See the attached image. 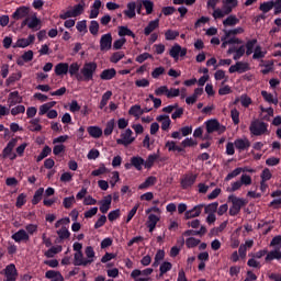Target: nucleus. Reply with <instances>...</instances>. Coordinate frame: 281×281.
Returning a JSON list of instances; mask_svg holds the SVG:
<instances>
[{"label":"nucleus","mask_w":281,"mask_h":281,"mask_svg":"<svg viewBox=\"0 0 281 281\" xmlns=\"http://www.w3.org/2000/svg\"><path fill=\"white\" fill-rule=\"evenodd\" d=\"M228 202L232 203V206L229 207L228 214L229 216H237L241 210L246 205V201L243 198H238L234 194L228 195Z\"/></svg>","instance_id":"nucleus-1"},{"label":"nucleus","mask_w":281,"mask_h":281,"mask_svg":"<svg viewBox=\"0 0 281 281\" xmlns=\"http://www.w3.org/2000/svg\"><path fill=\"white\" fill-rule=\"evenodd\" d=\"M98 70V64L94 61H89L83 65L80 72L82 75V81L89 82L94 78V74Z\"/></svg>","instance_id":"nucleus-2"},{"label":"nucleus","mask_w":281,"mask_h":281,"mask_svg":"<svg viewBox=\"0 0 281 281\" xmlns=\"http://www.w3.org/2000/svg\"><path fill=\"white\" fill-rule=\"evenodd\" d=\"M249 132L254 136H262L263 134H266L268 132V123H265L259 120H254L250 123Z\"/></svg>","instance_id":"nucleus-3"},{"label":"nucleus","mask_w":281,"mask_h":281,"mask_svg":"<svg viewBox=\"0 0 281 281\" xmlns=\"http://www.w3.org/2000/svg\"><path fill=\"white\" fill-rule=\"evenodd\" d=\"M133 134L134 132L132 128H126L125 132L121 133V138L116 139V144L124 147L131 146L136 140V137H133Z\"/></svg>","instance_id":"nucleus-4"},{"label":"nucleus","mask_w":281,"mask_h":281,"mask_svg":"<svg viewBox=\"0 0 281 281\" xmlns=\"http://www.w3.org/2000/svg\"><path fill=\"white\" fill-rule=\"evenodd\" d=\"M94 262V259H86L83 251H76L74 254V266L76 267H87Z\"/></svg>","instance_id":"nucleus-5"},{"label":"nucleus","mask_w":281,"mask_h":281,"mask_svg":"<svg viewBox=\"0 0 281 281\" xmlns=\"http://www.w3.org/2000/svg\"><path fill=\"white\" fill-rule=\"evenodd\" d=\"M4 281H16L19 272L14 263H9L4 268Z\"/></svg>","instance_id":"nucleus-6"},{"label":"nucleus","mask_w":281,"mask_h":281,"mask_svg":"<svg viewBox=\"0 0 281 281\" xmlns=\"http://www.w3.org/2000/svg\"><path fill=\"white\" fill-rule=\"evenodd\" d=\"M113 36L112 33L103 34L100 38V50L109 52L112 49Z\"/></svg>","instance_id":"nucleus-7"},{"label":"nucleus","mask_w":281,"mask_h":281,"mask_svg":"<svg viewBox=\"0 0 281 281\" xmlns=\"http://www.w3.org/2000/svg\"><path fill=\"white\" fill-rule=\"evenodd\" d=\"M250 70V67H249V64L248 63H244V61H237L235 65H232L229 68H228V72L231 75L237 72L239 75H243L247 71Z\"/></svg>","instance_id":"nucleus-8"},{"label":"nucleus","mask_w":281,"mask_h":281,"mask_svg":"<svg viewBox=\"0 0 281 281\" xmlns=\"http://www.w3.org/2000/svg\"><path fill=\"white\" fill-rule=\"evenodd\" d=\"M7 103H8L9 109H11V108H13L18 104H22L23 103V97L20 95V92L18 90L12 91L8 95Z\"/></svg>","instance_id":"nucleus-9"},{"label":"nucleus","mask_w":281,"mask_h":281,"mask_svg":"<svg viewBox=\"0 0 281 281\" xmlns=\"http://www.w3.org/2000/svg\"><path fill=\"white\" fill-rule=\"evenodd\" d=\"M30 15V8L29 7H25V5H22V7H19L13 13H12V19L14 21H20V20H23V19H26L29 18Z\"/></svg>","instance_id":"nucleus-10"},{"label":"nucleus","mask_w":281,"mask_h":281,"mask_svg":"<svg viewBox=\"0 0 281 281\" xmlns=\"http://www.w3.org/2000/svg\"><path fill=\"white\" fill-rule=\"evenodd\" d=\"M112 200H113L112 194H108L101 201H99V204H100L99 210L102 214H106L111 210Z\"/></svg>","instance_id":"nucleus-11"},{"label":"nucleus","mask_w":281,"mask_h":281,"mask_svg":"<svg viewBox=\"0 0 281 281\" xmlns=\"http://www.w3.org/2000/svg\"><path fill=\"white\" fill-rule=\"evenodd\" d=\"M203 207H205V204H198L193 209L186 211L184 218L191 220L194 217H199L201 215V212L203 211Z\"/></svg>","instance_id":"nucleus-12"},{"label":"nucleus","mask_w":281,"mask_h":281,"mask_svg":"<svg viewBox=\"0 0 281 281\" xmlns=\"http://www.w3.org/2000/svg\"><path fill=\"white\" fill-rule=\"evenodd\" d=\"M195 182H196V175H186L181 179L180 184L183 190H188L192 188V186H194Z\"/></svg>","instance_id":"nucleus-13"},{"label":"nucleus","mask_w":281,"mask_h":281,"mask_svg":"<svg viewBox=\"0 0 281 281\" xmlns=\"http://www.w3.org/2000/svg\"><path fill=\"white\" fill-rule=\"evenodd\" d=\"M11 238L15 243L29 241L30 235L24 228H21L18 232H15L14 234H12Z\"/></svg>","instance_id":"nucleus-14"},{"label":"nucleus","mask_w":281,"mask_h":281,"mask_svg":"<svg viewBox=\"0 0 281 281\" xmlns=\"http://www.w3.org/2000/svg\"><path fill=\"white\" fill-rule=\"evenodd\" d=\"M156 121L161 123V130L164 132H168L170 130V125L172 121L170 120V115L168 114H160L156 117Z\"/></svg>","instance_id":"nucleus-15"},{"label":"nucleus","mask_w":281,"mask_h":281,"mask_svg":"<svg viewBox=\"0 0 281 281\" xmlns=\"http://www.w3.org/2000/svg\"><path fill=\"white\" fill-rule=\"evenodd\" d=\"M16 145H18V138H11L2 150V157L4 159L9 158L12 155L13 149L15 148Z\"/></svg>","instance_id":"nucleus-16"},{"label":"nucleus","mask_w":281,"mask_h":281,"mask_svg":"<svg viewBox=\"0 0 281 281\" xmlns=\"http://www.w3.org/2000/svg\"><path fill=\"white\" fill-rule=\"evenodd\" d=\"M34 59V52L33 50H27L22 54L21 57L16 59V65L20 67H23L25 63H31Z\"/></svg>","instance_id":"nucleus-17"},{"label":"nucleus","mask_w":281,"mask_h":281,"mask_svg":"<svg viewBox=\"0 0 281 281\" xmlns=\"http://www.w3.org/2000/svg\"><path fill=\"white\" fill-rule=\"evenodd\" d=\"M80 65L78 63H72L68 66V72L70 77H76L77 81H83V77L79 74Z\"/></svg>","instance_id":"nucleus-18"},{"label":"nucleus","mask_w":281,"mask_h":281,"mask_svg":"<svg viewBox=\"0 0 281 281\" xmlns=\"http://www.w3.org/2000/svg\"><path fill=\"white\" fill-rule=\"evenodd\" d=\"M87 132H88L89 136L94 139H99L103 136V130L97 125L88 126Z\"/></svg>","instance_id":"nucleus-19"},{"label":"nucleus","mask_w":281,"mask_h":281,"mask_svg":"<svg viewBox=\"0 0 281 281\" xmlns=\"http://www.w3.org/2000/svg\"><path fill=\"white\" fill-rule=\"evenodd\" d=\"M102 8V1L101 0H95L93 4L91 5L89 19L94 20L98 19L100 15V9Z\"/></svg>","instance_id":"nucleus-20"},{"label":"nucleus","mask_w":281,"mask_h":281,"mask_svg":"<svg viewBox=\"0 0 281 281\" xmlns=\"http://www.w3.org/2000/svg\"><path fill=\"white\" fill-rule=\"evenodd\" d=\"M117 75V71L115 68L104 69L100 74V79L103 81H111L113 80Z\"/></svg>","instance_id":"nucleus-21"},{"label":"nucleus","mask_w":281,"mask_h":281,"mask_svg":"<svg viewBox=\"0 0 281 281\" xmlns=\"http://www.w3.org/2000/svg\"><path fill=\"white\" fill-rule=\"evenodd\" d=\"M45 278L50 281H65L63 273L56 270H47L45 272Z\"/></svg>","instance_id":"nucleus-22"},{"label":"nucleus","mask_w":281,"mask_h":281,"mask_svg":"<svg viewBox=\"0 0 281 281\" xmlns=\"http://www.w3.org/2000/svg\"><path fill=\"white\" fill-rule=\"evenodd\" d=\"M27 29L32 32H38L42 29V21L36 15L29 20Z\"/></svg>","instance_id":"nucleus-23"},{"label":"nucleus","mask_w":281,"mask_h":281,"mask_svg":"<svg viewBox=\"0 0 281 281\" xmlns=\"http://www.w3.org/2000/svg\"><path fill=\"white\" fill-rule=\"evenodd\" d=\"M154 273V268H146L144 270H140V269H134L132 272H131V278L132 279H136V278H139L140 276H144V277H149Z\"/></svg>","instance_id":"nucleus-24"},{"label":"nucleus","mask_w":281,"mask_h":281,"mask_svg":"<svg viewBox=\"0 0 281 281\" xmlns=\"http://www.w3.org/2000/svg\"><path fill=\"white\" fill-rule=\"evenodd\" d=\"M54 71L57 77L66 76L69 72V64L68 63H59L55 66Z\"/></svg>","instance_id":"nucleus-25"},{"label":"nucleus","mask_w":281,"mask_h":281,"mask_svg":"<svg viewBox=\"0 0 281 281\" xmlns=\"http://www.w3.org/2000/svg\"><path fill=\"white\" fill-rule=\"evenodd\" d=\"M234 146L237 150L244 151L250 147V142L248 140V138H237L234 142Z\"/></svg>","instance_id":"nucleus-26"},{"label":"nucleus","mask_w":281,"mask_h":281,"mask_svg":"<svg viewBox=\"0 0 281 281\" xmlns=\"http://www.w3.org/2000/svg\"><path fill=\"white\" fill-rule=\"evenodd\" d=\"M157 29H159V19L150 21L144 29V35L150 36Z\"/></svg>","instance_id":"nucleus-27"},{"label":"nucleus","mask_w":281,"mask_h":281,"mask_svg":"<svg viewBox=\"0 0 281 281\" xmlns=\"http://www.w3.org/2000/svg\"><path fill=\"white\" fill-rule=\"evenodd\" d=\"M131 162L137 171H142L145 167V159L142 156L131 157Z\"/></svg>","instance_id":"nucleus-28"},{"label":"nucleus","mask_w":281,"mask_h":281,"mask_svg":"<svg viewBox=\"0 0 281 281\" xmlns=\"http://www.w3.org/2000/svg\"><path fill=\"white\" fill-rule=\"evenodd\" d=\"M218 130H221V123L218 122V120H209L206 122V131L209 134L218 132Z\"/></svg>","instance_id":"nucleus-29"},{"label":"nucleus","mask_w":281,"mask_h":281,"mask_svg":"<svg viewBox=\"0 0 281 281\" xmlns=\"http://www.w3.org/2000/svg\"><path fill=\"white\" fill-rule=\"evenodd\" d=\"M157 183V177L149 176L146 180L138 186V190H146Z\"/></svg>","instance_id":"nucleus-30"},{"label":"nucleus","mask_w":281,"mask_h":281,"mask_svg":"<svg viewBox=\"0 0 281 281\" xmlns=\"http://www.w3.org/2000/svg\"><path fill=\"white\" fill-rule=\"evenodd\" d=\"M85 8H86L85 1H81V3L74 5V9L70 10L72 18H79L80 15H82L85 12Z\"/></svg>","instance_id":"nucleus-31"},{"label":"nucleus","mask_w":281,"mask_h":281,"mask_svg":"<svg viewBox=\"0 0 281 281\" xmlns=\"http://www.w3.org/2000/svg\"><path fill=\"white\" fill-rule=\"evenodd\" d=\"M136 9H137L136 2H128L127 3V10L124 11V14L128 19H135L136 18Z\"/></svg>","instance_id":"nucleus-32"},{"label":"nucleus","mask_w":281,"mask_h":281,"mask_svg":"<svg viewBox=\"0 0 281 281\" xmlns=\"http://www.w3.org/2000/svg\"><path fill=\"white\" fill-rule=\"evenodd\" d=\"M113 97V92L111 90L105 91L102 94L100 104H99V109L100 110H104V108L109 104V101L111 100V98Z\"/></svg>","instance_id":"nucleus-33"},{"label":"nucleus","mask_w":281,"mask_h":281,"mask_svg":"<svg viewBox=\"0 0 281 281\" xmlns=\"http://www.w3.org/2000/svg\"><path fill=\"white\" fill-rule=\"evenodd\" d=\"M45 193V189L43 187L38 188L35 192H34V195H33V199H32V205H37L41 203V201L43 200V195Z\"/></svg>","instance_id":"nucleus-34"},{"label":"nucleus","mask_w":281,"mask_h":281,"mask_svg":"<svg viewBox=\"0 0 281 281\" xmlns=\"http://www.w3.org/2000/svg\"><path fill=\"white\" fill-rule=\"evenodd\" d=\"M159 159V155L157 154H150L148 155L147 159L144 160V167L145 169H151L155 165V162Z\"/></svg>","instance_id":"nucleus-35"},{"label":"nucleus","mask_w":281,"mask_h":281,"mask_svg":"<svg viewBox=\"0 0 281 281\" xmlns=\"http://www.w3.org/2000/svg\"><path fill=\"white\" fill-rule=\"evenodd\" d=\"M53 153V149L50 146L45 145L40 153V155L36 157V162L43 161L45 158H47Z\"/></svg>","instance_id":"nucleus-36"},{"label":"nucleus","mask_w":281,"mask_h":281,"mask_svg":"<svg viewBox=\"0 0 281 281\" xmlns=\"http://www.w3.org/2000/svg\"><path fill=\"white\" fill-rule=\"evenodd\" d=\"M63 251V246H52L49 249L45 251V257L46 258H54L55 255L60 254Z\"/></svg>","instance_id":"nucleus-37"},{"label":"nucleus","mask_w":281,"mask_h":281,"mask_svg":"<svg viewBox=\"0 0 281 281\" xmlns=\"http://www.w3.org/2000/svg\"><path fill=\"white\" fill-rule=\"evenodd\" d=\"M119 36L120 37L128 36V37H132V38H136V34L131 29H128L127 26H120L119 27Z\"/></svg>","instance_id":"nucleus-38"},{"label":"nucleus","mask_w":281,"mask_h":281,"mask_svg":"<svg viewBox=\"0 0 281 281\" xmlns=\"http://www.w3.org/2000/svg\"><path fill=\"white\" fill-rule=\"evenodd\" d=\"M41 123V119L35 117L33 120L30 121V126L29 130L31 132H41L43 130V126L40 124Z\"/></svg>","instance_id":"nucleus-39"},{"label":"nucleus","mask_w":281,"mask_h":281,"mask_svg":"<svg viewBox=\"0 0 281 281\" xmlns=\"http://www.w3.org/2000/svg\"><path fill=\"white\" fill-rule=\"evenodd\" d=\"M239 23V19H237L235 15H228L224 21L223 25L225 27L229 26L233 27Z\"/></svg>","instance_id":"nucleus-40"},{"label":"nucleus","mask_w":281,"mask_h":281,"mask_svg":"<svg viewBox=\"0 0 281 281\" xmlns=\"http://www.w3.org/2000/svg\"><path fill=\"white\" fill-rule=\"evenodd\" d=\"M280 260L281 259V251L278 249L271 250L266 256V262L272 261V260Z\"/></svg>","instance_id":"nucleus-41"},{"label":"nucleus","mask_w":281,"mask_h":281,"mask_svg":"<svg viewBox=\"0 0 281 281\" xmlns=\"http://www.w3.org/2000/svg\"><path fill=\"white\" fill-rule=\"evenodd\" d=\"M114 128H115V120L112 119L105 125V128L103 131L104 136H111L114 132Z\"/></svg>","instance_id":"nucleus-42"},{"label":"nucleus","mask_w":281,"mask_h":281,"mask_svg":"<svg viewBox=\"0 0 281 281\" xmlns=\"http://www.w3.org/2000/svg\"><path fill=\"white\" fill-rule=\"evenodd\" d=\"M27 203V194L26 193H20L16 196L15 206L18 209H22Z\"/></svg>","instance_id":"nucleus-43"},{"label":"nucleus","mask_w":281,"mask_h":281,"mask_svg":"<svg viewBox=\"0 0 281 281\" xmlns=\"http://www.w3.org/2000/svg\"><path fill=\"white\" fill-rule=\"evenodd\" d=\"M181 53V45L175 44L169 52V56L175 60L179 59V54Z\"/></svg>","instance_id":"nucleus-44"},{"label":"nucleus","mask_w":281,"mask_h":281,"mask_svg":"<svg viewBox=\"0 0 281 281\" xmlns=\"http://www.w3.org/2000/svg\"><path fill=\"white\" fill-rule=\"evenodd\" d=\"M245 31L243 27L238 26L236 29H233V30H225L224 33H225V38H229L231 36H236V35H240L243 34Z\"/></svg>","instance_id":"nucleus-45"},{"label":"nucleus","mask_w":281,"mask_h":281,"mask_svg":"<svg viewBox=\"0 0 281 281\" xmlns=\"http://www.w3.org/2000/svg\"><path fill=\"white\" fill-rule=\"evenodd\" d=\"M89 32L91 35L98 36L100 32V23L95 20L91 21L89 25Z\"/></svg>","instance_id":"nucleus-46"},{"label":"nucleus","mask_w":281,"mask_h":281,"mask_svg":"<svg viewBox=\"0 0 281 281\" xmlns=\"http://www.w3.org/2000/svg\"><path fill=\"white\" fill-rule=\"evenodd\" d=\"M143 7L146 10L147 15H151L154 13L155 3L151 0H143Z\"/></svg>","instance_id":"nucleus-47"},{"label":"nucleus","mask_w":281,"mask_h":281,"mask_svg":"<svg viewBox=\"0 0 281 281\" xmlns=\"http://www.w3.org/2000/svg\"><path fill=\"white\" fill-rule=\"evenodd\" d=\"M273 0L263 2L260 4L259 11H261L263 14H267L273 9Z\"/></svg>","instance_id":"nucleus-48"},{"label":"nucleus","mask_w":281,"mask_h":281,"mask_svg":"<svg viewBox=\"0 0 281 281\" xmlns=\"http://www.w3.org/2000/svg\"><path fill=\"white\" fill-rule=\"evenodd\" d=\"M57 235L59 239L65 240L70 238L71 233L66 226H63L60 229L57 231Z\"/></svg>","instance_id":"nucleus-49"},{"label":"nucleus","mask_w":281,"mask_h":281,"mask_svg":"<svg viewBox=\"0 0 281 281\" xmlns=\"http://www.w3.org/2000/svg\"><path fill=\"white\" fill-rule=\"evenodd\" d=\"M128 114L134 117H139L142 115V105L134 104L130 108Z\"/></svg>","instance_id":"nucleus-50"},{"label":"nucleus","mask_w":281,"mask_h":281,"mask_svg":"<svg viewBox=\"0 0 281 281\" xmlns=\"http://www.w3.org/2000/svg\"><path fill=\"white\" fill-rule=\"evenodd\" d=\"M218 211V202H212L204 206L205 214H214Z\"/></svg>","instance_id":"nucleus-51"},{"label":"nucleus","mask_w":281,"mask_h":281,"mask_svg":"<svg viewBox=\"0 0 281 281\" xmlns=\"http://www.w3.org/2000/svg\"><path fill=\"white\" fill-rule=\"evenodd\" d=\"M76 203L75 195L66 196L63 200V205L66 210H69L72 207V205Z\"/></svg>","instance_id":"nucleus-52"},{"label":"nucleus","mask_w":281,"mask_h":281,"mask_svg":"<svg viewBox=\"0 0 281 281\" xmlns=\"http://www.w3.org/2000/svg\"><path fill=\"white\" fill-rule=\"evenodd\" d=\"M30 46V43L26 38H18L16 43L14 45H12V48L13 49H16V48H27Z\"/></svg>","instance_id":"nucleus-53"},{"label":"nucleus","mask_w":281,"mask_h":281,"mask_svg":"<svg viewBox=\"0 0 281 281\" xmlns=\"http://www.w3.org/2000/svg\"><path fill=\"white\" fill-rule=\"evenodd\" d=\"M256 44H257L256 38L247 41L246 46H245L247 56H250L254 53V48H255Z\"/></svg>","instance_id":"nucleus-54"},{"label":"nucleus","mask_w":281,"mask_h":281,"mask_svg":"<svg viewBox=\"0 0 281 281\" xmlns=\"http://www.w3.org/2000/svg\"><path fill=\"white\" fill-rule=\"evenodd\" d=\"M179 37V31L167 30L165 32V38L167 42L175 41Z\"/></svg>","instance_id":"nucleus-55"},{"label":"nucleus","mask_w":281,"mask_h":281,"mask_svg":"<svg viewBox=\"0 0 281 281\" xmlns=\"http://www.w3.org/2000/svg\"><path fill=\"white\" fill-rule=\"evenodd\" d=\"M125 58V53L124 52H115L111 58H110V61L112 64H119L122 59Z\"/></svg>","instance_id":"nucleus-56"},{"label":"nucleus","mask_w":281,"mask_h":281,"mask_svg":"<svg viewBox=\"0 0 281 281\" xmlns=\"http://www.w3.org/2000/svg\"><path fill=\"white\" fill-rule=\"evenodd\" d=\"M160 276H164L166 274L168 271L172 270V263L170 261H164L161 265H160Z\"/></svg>","instance_id":"nucleus-57"},{"label":"nucleus","mask_w":281,"mask_h":281,"mask_svg":"<svg viewBox=\"0 0 281 281\" xmlns=\"http://www.w3.org/2000/svg\"><path fill=\"white\" fill-rule=\"evenodd\" d=\"M120 217H121V210L120 209L110 211L109 214H108V220L110 222H114V221L119 220Z\"/></svg>","instance_id":"nucleus-58"},{"label":"nucleus","mask_w":281,"mask_h":281,"mask_svg":"<svg viewBox=\"0 0 281 281\" xmlns=\"http://www.w3.org/2000/svg\"><path fill=\"white\" fill-rule=\"evenodd\" d=\"M199 244H201V239H198L195 237H189L186 240V245L188 248H194V247L199 246Z\"/></svg>","instance_id":"nucleus-59"},{"label":"nucleus","mask_w":281,"mask_h":281,"mask_svg":"<svg viewBox=\"0 0 281 281\" xmlns=\"http://www.w3.org/2000/svg\"><path fill=\"white\" fill-rule=\"evenodd\" d=\"M243 169L241 167L235 168L232 172L227 173L225 181H229L236 177H238L241 173Z\"/></svg>","instance_id":"nucleus-60"},{"label":"nucleus","mask_w":281,"mask_h":281,"mask_svg":"<svg viewBox=\"0 0 281 281\" xmlns=\"http://www.w3.org/2000/svg\"><path fill=\"white\" fill-rule=\"evenodd\" d=\"M168 86H160L155 90V95L156 97H161V95H166L168 98Z\"/></svg>","instance_id":"nucleus-61"},{"label":"nucleus","mask_w":281,"mask_h":281,"mask_svg":"<svg viewBox=\"0 0 281 281\" xmlns=\"http://www.w3.org/2000/svg\"><path fill=\"white\" fill-rule=\"evenodd\" d=\"M231 119H232L234 125L239 124V112L236 108L232 109Z\"/></svg>","instance_id":"nucleus-62"},{"label":"nucleus","mask_w":281,"mask_h":281,"mask_svg":"<svg viewBox=\"0 0 281 281\" xmlns=\"http://www.w3.org/2000/svg\"><path fill=\"white\" fill-rule=\"evenodd\" d=\"M265 55H266V53L261 50V47L256 46L252 59L254 60L262 59V58H265Z\"/></svg>","instance_id":"nucleus-63"},{"label":"nucleus","mask_w":281,"mask_h":281,"mask_svg":"<svg viewBox=\"0 0 281 281\" xmlns=\"http://www.w3.org/2000/svg\"><path fill=\"white\" fill-rule=\"evenodd\" d=\"M261 181L267 182L272 178L271 171L269 170V168H265L261 172Z\"/></svg>","instance_id":"nucleus-64"}]
</instances>
